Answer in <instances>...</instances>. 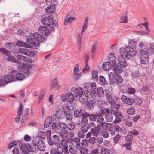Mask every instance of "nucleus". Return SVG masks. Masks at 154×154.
Instances as JSON below:
<instances>
[{
  "label": "nucleus",
  "mask_w": 154,
  "mask_h": 154,
  "mask_svg": "<svg viewBox=\"0 0 154 154\" xmlns=\"http://www.w3.org/2000/svg\"><path fill=\"white\" fill-rule=\"evenodd\" d=\"M31 67L28 64H26L23 66L20 65L18 68V70L23 72L26 74H28L31 69Z\"/></svg>",
  "instance_id": "nucleus-13"
},
{
  "label": "nucleus",
  "mask_w": 154,
  "mask_h": 154,
  "mask_svg": "<svg viewBox=\"0 0 154 154\" xmlns=\"http://www.w3.org/2000/svg\"><path fill=\"white\" fill-rule=\"evenodd\" d=\"M52 129L56 131L57 130H65L67 128V125L64 123L59 122L58 123H53L52 125Z\"/></svg>",
  "instance_id": "nucleus-6"
},
{
  "label": "nucleus",
  "mask_w": 154,
  "mask_h": 154,
  "mask_svg": "<svg viewBox=\"0 0 154 154\" xmlns=\"http://www.w3.org/2000/svg\"><path fill=\"white\" fill-rule=\"evenodd\" d=\"M75 127V125L73 122H70L69 123L68 125H67V127L68 129L70 130H73Z\"/></svg>",
  "instance_id": "nucleus-49"
},
{
  "label": "nucleus",
  "mask_w": 154,
  "mask_h": 154,
  "mask_svg": "<svg viewBox=\"0 0 154 154\" xmlns=\"http://www.w3.org/2000/svg\"><path fill=\"white\" fill-rule=\"evenodd\" d=\"M134 33L140 35H144L146 34V32L143 31H136L134 32Z\"/></svg>",
  "instance_id": "nucleus-60"
},
{
  "label": "nucleus",
  "mask_w": 154,
  "mask_h": 154,
  "mask_svg": "<svg viewBox=\"0 0 154 154\" xmlns=\"http://www.w3.org/2000/svg\"><path fill=\"white\" fill-rule=\"evenodd\" d=\"M76 106L75 104L73 103H68L65 107V109L69 110H73L74 109H75Z\"/></svg>",
  "instance_id": "nucleus-28"
},
{
  "label": "nucleus",
  "mask_w": 154,
  "mask_h": 154,
  "mask_svg": "<svg viewBox=\"0 0 154 154\" xmlns=\"http://www.w3.org/2000/svg\"><path fill=\"white\" fill-rule=\"evenodd\" d=\"M89 19L86 17L85 19L84 23L82 27L81 35H83V32L87 29L88 26V21Z\"/></svg>",
  "instance_id": "nucleus-25"
},
{
  "label": "nucleus",
  "mask_w": 154,
  "mask_h": 154,
  "mask_svg": "<svg viewBox=\"0 0 154 154\" xmlns=\"http://www.w3.org/2000/svg\"><path fill=\"white\" fill-rule=\"evenodd\" d=\"M141 62L143 64H146L148 62L149 56L140 57Z\"/></svg>",
  "instance_id": "nucleus-45"
},
{
  "label": "nucleus",
  "mask_w": 154,
  "mask_h": 154,
  "mask_svg": "<svg viewBox=\"0 0 154 154\" xmlns=\"http://www.w3.org/2000/svg\"><path fill=\"white\" fill-rule=\"evenodd\" d=\"M66 114V119L69 121H71L72 120L73 117L72 114L71 113L65 112Z\"/></svg>",
  "instance_id": "nucleus-55"
},
{
  "label": "nucleus",
  "mask_w": 154,
  "mask_h": 154,
  "mask_svg": "<svg viewBox=\"0 0 154 154\" xmlns=\"http://www.w3.org/2000/svg\"><path fill=\"white\" fill-rule=\"evenodd\" d=\"M113 66V71L116 74L121 73L123 72V69L121 66L115 64Z\"/></svg>",
  "instance_id": "nucleus-23"
},
{
  "label": "nucleus",
  "mask_w": 154,
  "mask_h": 154,
  "mask_svg": "<svg viewBox=\"0 0 154 154\" xmlns=\"http://www.w3.org/2000/svg\"><path fill=\"white\" fill-rule=\"evenodd\" d=\"M112 66V65L110 62H105L104 63L103 65V68L104 70L108 71L111 68Z\"/></svg>",
  "instance_id": "nucleus-27"
},
{
  "label": "nucleus",
  "mask_w": 154,
  "mask_h": 154,
  "mask_svg": "<svg viewBox=\"0 0 154 154\" xmlns=\"http://www.w3.org/2000/svg\"><path fill=\"white\" fill-rule=\"evenodd\" d=\"M57 23L56 22H54L53 23L52 25H50L51 26L50 27V29L52 31H54L55 28H57Z\"/></svg>",
  "instance_id": "nucleus-52"
},
{
  "label": "nucleus",
  "mask_w": 154,
  "mask_h": 154,
  "mask_svg": "<svg viewBox=\"0 0 154 154\" xmlns=\"http://www.w3.org/2000/svg\"><path fill=\"white\" fill-rule=\"evenodd\" d=\"M47 139L48 143L49 145L51 146H53L54 143L53 140L51 137L50 136H47Z\"/></svg>",
  "instance_id": "nucleus-51"
},
{
  "label": "nucleus",
  "mask_w": 154,
  "mask_h": 154,
  "mask_svg": "<svg viewBox=\"0 0 154 154\" xmlns=\"http://www.w3.org/2000/svg\"><path fill=\"white\" fill-rule=\"evenodd\" d=\"M104 94V91L102 87H99L97 89V94L95 93L91 94V97L94 99H97L96 96L98 95L97 97H103Z\"/></svg>",
  "instance_id": "nucleus-18"
},
{
  "label": "nucleus",
  "mask_w": 154,
  "mask_h": 154,
  "mask_svg": "<svg viewBox=\"0 0 154 154\" xmlns=\"http://www.w3.org/2000/svg\"><path fill=\"white\" fill-rule=\"evenodd\" d=\"M0 51L3 54L6 56H8L10 54V51L4 48H0Z\"/></svg>",
  "instance_id": "nucleus-44"
},
{
  "label": "nucleus",
  "mask_w": 154,
  "mask_h": 154,
  "mask_svg": "<svg viewBox=\"0 0 154 154\" xmlns=\"http://www.w3.org/2000/svg\"><path fill=\"white\" fill-rule=\"evenodd\" d=\"M75 18L73 17H70L68 19L66 18L64 20V25L65 26H66L68 24V23L70 24L72 22L75 21Z\"/></svg>",
  "instance_id": "nucleus-32"
},
{
  "label": "nucleus",
  "mask_w": 154,
  "mask_h": 154,
  "mask_svg": "<svg viewBox=\"0 0 154 154\" xmlns=\"http://www.w3.org/2000/svg\"><path fill=\"white\" fill-rule=\"evenodd\" d=\"M55 21H54L52 18L49 17L43 18L41 20V22L42 23L47 26L52 25V24Z\"/></svg>",
  "instance_id": "nucleus-15"
},
{
  "label": "nucleus",
  "mask_w": 154,
  "mask_h": 154,
  "mask_svg": "<svg viewBox=\"0 0 154 154\" xmlns=\"http://www.w3.org/2000/svg\"><path fill=\"white\" fill-rule=\"evenodd\" d=\"M15 76L16 79L20 80H22L25 78V76L23 74L21 73H17L16 75Z\"/></svg>",
  "instance_id": "nucleus-37"
},
{
  "label": "nucleus",
  "mask_w": 154,
  "mask_h": 154,
  "mask_svg": "<svg viewBox=\"0 0 154 154\" xmlns=\"http://www.w3.org/2000/svg\"><path fill=\"white\" fill-rule=\"evenodd\" d=\"M85 116L89 117L90 120L92 121H95L97 120V116L95 114H91L86 112Z\"/></svg>",
  "instance_id": "nucleus-33"
},
{
  "label": "nucleus",
  "mask_w": 154,
  "mask_h": 154,
  "mask_svg": "<svg viewBox=\"0 0 154 154\" xmlns=\"http://www.w3.org/2000/svg\"><path fill=\"white\" fill-rule=\"evenodd\" d=\"M99 128L105 130H109L112 128V125L110 123L103 122L101 124L98 125Z\"/></svg>",
  "instance_id": "nucleus-17"
},
{
  "label": "nucleus",
  "mask_w": 154,
  "mask_h": 154,
  "mask_svg": "<svg viewBox=\"0 0 154 154\" xmlns=\"http://www.w3.org/2000/svg\"><path fill=\"white\" fill-rule=\"evenodd\" d=\"M110 112L113 113L116 117V119H115V123L119 122L121 121L122 116L121 113L119 111L118 108L115 107H111Z\"/></svg>",
  "instance_id": "nucleus-4"
},
{
  "label": "nucleus",
  "mask_w": 154,
  "mask_h": 154,
  "mask_svg": "<svg viewBox=\"0 0 154 154\" xmlns=\"http://www.w3.org/2000/svg\"><path fill=\"white\" fill-rule=\"evenodd\" d=\"M17 145V141H12L9 143L8 146V148L10 149Z\"/></svg>",
  "instance_id": "nucleus-59"
},
{
  "label": "nucleus",
  "mask_w": 154,
  "mask_h": 154,
  "mask_svg": "<svg viewBox=\"0 0 154 154\" xmlns=\"http://www.w3.org/2000/svg\"><path fill=\"white\" fill-rule=\"evenodd\" d=\"M44 37L38 32L30 34V38L26 40V42L30 45L35 47L38 46L40 42H42Z\"/></svg>",
  "instance_id": "nucleus-2"
},
{
  "label": "nucleus",
  "mask_w": 154,
  "mask_h": 154,
  "mask_svg": "<svg viewBox=\"0 0 154 154\" xmlns=\"http://www.w3.org/2000/svg\"><path fill=\"white\" fill-rule=\"evenodd\" d=\"M64 113H65V111L64 112ZM64 112L58 109L56 111V116L57 118L59 119H61L62 118L63 116Z\"/></svg>",
  "instance_id": "nucleus-30"
},
{
  "label": "nucleus",
  "mask_w": 154,
  "mask_h": 154,
  "mask_svg": "<svg viewBox=\"0 0 154 154\" xmlns=\"http://www.w3.org/2000/svg\"><path fill=\"white\" fill-rule=\"evenodd\" d=\"M96 50V45L94 44L93 45L91 49V57L93 58L95 55Z\"/></svg>",
  "instance_id": "nucleus-40"
},
{
  "label": "nucleus",
  "mask_w": 154,
  "mask_h": 154,
  "mask_svg": "<svg viewBox=\"0 0 154 154\" xmlns=\"http://www.w3.org/2000/svg\"><path fill=\"white\" fill-rule=\"evenodd\" d=\"M84 91L80 87H78L77 88H72L71 92L76 97L77 96L80 97V96L83 93Z\"/></svg>",
  "instance_id": "nucleus-10"
},
{
  "label": "nucleus",
  "mask_w": 154,
  "mask_h": 154,
  "mask_svg": "<svg viewBox=\"0 0 154 154\" xmlns=\"http://www.w3.org/2000/svg\"><path fill=\"white\" fill-rule=\"evenodd\" d=\"M3 79L5 80V83L6 85L8 83L14 82L16 80L14 75L11 73V74L5 75L3 77Z\"/></svg>",
  "instance_id": "nucleus-9"
},
{
  "label": "nucleus",
  "mask_w": 154,
  "mask_h": 154,
  "mask_svg": "<svg viewBox=\"0 0 154 154\" xmlns=\"http://www.w3.org/2000/svg\"><path fill=\"white\" fill-rule=\"evenodd\" d=\"M123 81V78L121 76L119 75H117L116 78V83H121Z\"/></svg>",
  "instance_id": "nucleus-42"
},
{
  "label": "nucleus",
  "mask_w": 154,
  "mask_h": 154,
  "mask_svg": "<svg viewBox=\"0 0 154 154\" xmlns=\"http://www.w3.org/2000/svg\"><path fill=\"white\" fill-rule=\"evenodd\" d=\"M62 135H63V138L69 140L74 137V134L73 132H68L67 130H63L61 132Z\"/></svg>",
  "instance_id": "nucleus-14"
},
{
  "label": "nucleus",
  "mask_w": 154,
  "mask_h": 154,
  "mask_svg": "<svg viewBox=\"0 0 154 154\" xmlns=\"http://www.w3.org/2000/svg\"><path fill=\"white\" fill-rule=\"evenodd\" d=\"M53 138L55 145H58L60 144V140L58 136L54 135L53 136Z\"/></svg>",
  "instance_id": "nucleus-39"
},
{
  "label": "nucleus",
  "mask_w": 154,
  "mask_h": 154,
  "mask_svg": "<svg viewBox=\"0 0 154 154\" xmlns=\"http://www.w3.org/2000/svg\"><path fill=\"white\" fill-rule=\"evenodd\" d=\"M149 53L145 50H142L140 52V57H145L149 56Z\"/></svg>",
  "instance_id": "nucleus-43"
},
{
  "label": "nucleus",
  "mask_w": 154,
  "mask_h": 154,
  "mask_svg": "<svg viewBox=\"0 0 154 154\" xmlns=\"http://www.w3.org/2000/svg\"><path fill=\"white\" fill-rule=\"evenodd\" d=\"M127 111L128 114L130 115H133L135 113V110L134 107H131L128 109Z\"/></svg>",
  "instance_id": "nucleus-50"
},
{
  "label": "nucleus",
  "mask_w": 154,
  "mask_h": 154,
  "mask_svg": "<svg viewBox=\"0 0 154 154\" xmlns=\"http://www.w3.org/2000/svg\"><path fill=\"white\" fill-rule=\"evenodd\" d=\"M149 54H152L154 53V44H151L147 50Z\"/></svg>",
  "instance_id": "nucleus-41"
},
{
  "label": "nucleus",
  "mask_w": 154,
  "mask_h": 154,
  "mask_svg": "<svg viewBox=\"0 0 154 154\" xmlns=\"http://www.w3.org/2000/svg\"><path fill=\"white\" fill-rule=\"evenodd\" d=\"M82 75L81 73H73V77L75 81L79 80Z\"/></svg>",
  "instance_id": "nucleus-46"
},
{
  "label": "nucleus",
  "mask_w": 154,
  "mask_h": 154,
  "mask_svg": "<svg viewBox=\"0 0 154 154\" xmlns=\"http://www.w3.org/2000/svg\"><path fill=\"white\" fill-rule=\"evenodd\" d=\"M66 97H67V101L68 102H72L74 99V94L71 92L68 93L66 94Z\"/></svg>",
  "instance_id": "nucleus-29"
},
{
  "label": "nucleus",
  "mask_w": 154,
  "mask_h": 154,
  "mask_svg": "<svg viewBox=\"0 0 154 154\" xmlns=\"http://www.w3.org/2000/svg\"><path fill=\"white\" fill-rule=\"evenodd\" d=\"M102 154H109V151L108 149L105 148H102L101 150Z\"/></svg>",
  "instance_id": "nucleus-63"
},
{
  "label": "nucleus",
  "mask_w": 154,
  "mask_h": 154,
  "mask_svg": "<svg viewBox=\"0 0 154 154\" xmlns=\"http://www.w3.org/2000/svg\"><path fill=\"white\" fill-rule=\"evenodd\" d=\"M97 121L99 124L98 125L101 124L103 123L104 119L103 116L101 114H99L97 115Z\"/></svg>",
  "instance_id": "nucleus-35"
},
{
  "label": "nucleus",
  "mask_w": 154,
  "mask_h": 154,
  "mask_svg": "<svg viewBox=\"0 0 154 154\" xmlns=\"http://www.w3.org/2000/svg\"><path fill=\"white\" fill-rule=\"evenodd\" d=\"M56 149L58 154H62L63 152L64 148L61 146H58Z\"/></svg>",
  "instance_id": "nucleus-53"
},
{
  "label": "nucleus",
  "mask_w": 154,
  "mask_h": 154,
  "mask_svg": "<svg viewBox=\"0 0 154 154\" xmlns=\"http://www.w3.org/2000/svg\"><path fill=\"white\" fill-rule=\"evenodd\" d=\"M112 114L111 112L110 113L109 112L105 116L106 119L108 122H111L113 120V118Z\"/></svg>",
  "instance_id": "nucleus-38"
},
{
  "label": "nucleus",
  "mask_w": 154,
  "mask_h": 154,
  "mask_svg": "<svg viewBox=\"0 0 154 154\" xmlns=\"http://www.w3.org/2000/svg\"><path fill=\"white\" fill-rule=\"evenodd\" d=\"M52 119L49 116L48 117L44 123V126L45 128L48 127L51 124Z\"/></svg>",
  "instance_id": "nucleus-31"
},
{
  "label": "nucleus",
  "mask_w": 154,
  "mask_h": 154,
  "mask_svg": "<svg viewBox=\"0 0 154 154\" xmlns=\"http://www.w3.org/2000/svg\"><path fill=\"white\" fill-rule=\"evenodd\" d=\"M17 57L19 60H22L27 63H31L32 61V59L30 58L19 55H17Z\"/></svg>",
  "instance_id": "nucleus-21"
},
{
  "label": "nucleus",
  "mask_w": 154,
  "mask_h": 154,
  "mask_svg": "<svg viewBox=\"0 0 154 154\" xmlns=\"http://www.w3.org/2000/svg\"><path fill=\"white\" fill-rule=\"evenodd\" d=\"M50 87L51 89H59L60 88L61 86L59 85L57 78H54L51 80Z\"/></svg>",
  "instance_id": "nucleus-11"
},
{
  "label": "nucleus",
  "mask_w": 154,
  "mask_h": 154,
  "mask_svg": "<svg viewBox=\"0 0 154 154\" xmlns=\"http://www.w3.org/2000/svg\"><path fill=\"white\" fill-rule=\"evenodd\" d=\"M90 129L91 134L94 136L97 137L100 133V128L94 122L90 123Z\"/></svg>",
  "instance_id": "nucleus-5"
},
{
  "label": "nucleus",
  "mask_w": 154,
  "mask_h": 154,
  "mask_svg": "<svg viewBox=\"0 0 154 154\" xmlns=\"http://www.w3.org/2000/svg\"><path fill=\"white\" fill-rule=\"evenodd\" d=\"M105 92L106 93V95L107 100L109 101V103L111 105H113L115 104V101L112 97V95L110 91L108 89H105Z\"/></svg>",
  "instance_id": "nucleus-16"
},
{
  "label": "nucleus",
  "mask_w": 154,
  "mask_h": 154,
  "mask_svg": "<svg viewBox=\"0 0 154 154\" xmlns=\"http://www.w3.org/2000/svg\"><path fill=\"white\" fill-rule=\"evenodd\" d=\"M120 51L121 55L119 57L118 61L122 67L125 68L127 66L128 64L125 58L128 59L129 58V57L135 56L137 54V51L130 46H126L125 49L124 48H121L120 49Z\"/></svg>",
  "instance_id": "nucleus-1"
},
{
  "label": "nucleus",
  "mask_w": 154,
  "mask_h": 154,
  "mask_svg": "<svg viewBox=\"0 0 154 154\" xmlns=\"http://www.w3.org/2000/svg\"><path fill=\"white\" fill-rule=\"evenodd\" d=\"M16 44L18 46L26 47L20 48L18 51V53L30 57L35 55V53L33 51L26 47L27 44L25 42L19 41L16 42Z\"/></svg>",
  "instance_id": "nucleus-3"
},
{
  "label": "nucleus",
  "mask_w": 154,
  "mask_h": 154,
  "mask_svg": "<svg viewBox=\"0 0 154 154\" xmlns=\"http://www.w3.org/2000/svg\"><path fill=\"white\" fill-rule=\"evenodd\" d=\"M132 143L131 142H130L129 143H125L122 144V146L126 147V150H130L131 149V145Z\"/></svg>",
  "instance_id": "nucleus-57"
},
{
  "label": "nucleus",
  "mask_w": 154,
  "mask_h": 154,
  "mask_svg": "<svg viewBox=\"0 0 154 154\" xmlns=\"http://www.w3.org/2000/svg\"><path fill=\"white\" fill-rule=\"evenodd\" d=\"M98 72L96 70H94L92 73V77L93 78L97 79L98 78Z\"/></svg>",
  "instance_id": "nucleus-61"
},
{
  "label": "nucleus",
  "mask_w": 154,
  "mask_h": 154,
  "mask_svg": "<svg viewBox=\"0 0 154 154\" xmlns=\"http://www.w3.org/2000/svg\"><path fill=\"white\" fill-rule=\"evenodd\" d=\"M37 147L40 151H43L45 149V144L42 140H39L37 143Z\"/></svg>",
  "instance_id": "nucleus-22"
},
{
  "label": "nucleus",
  "mask_w": 154,
  "mask_h": 154,
  "mask_svg": "<svg viewBox=\"0 0 154 154\" xmlns=\"http://www.w3.org/2000/svg\"><path fill=\"white\" fill-rule=\"evenodd\" d=\"M134 102V99L128 97L125 103L128 105H131L133 104Z\"/></svg>",
  "instance_id": "nucleus-56"
},
{
  "label": "nucleus",
  "mask_w": 154,
  "mask_h": 154,
  "mask_svg": "<svg viewBox=\"0 0 154 154\" xmlns=\"http://www.w3.org/2000/svg\"><path fill=\"white\" fill-rule=\"evenodd\" d=\"M85 132H84L81 130L79 131H78L77 134L79 138H83L85 136Z\"/></svg>",
  "instance_id": "nucleus-62"
},
{
  "label": "nucleus",
  "mask_w": 154,
  "mask_h": 154,
  "mask_svg": "<svg viewBox=\"0 0 154 154\" xmlns=\"http://www.w3.org/2000/svg\"><path fill=\"white\" fill-rule=\"evenodd\" d=\"M99 79L101 82L103 84L106 85L107 84V82L103 76H100L99 77Z\"/></svg>",
  "instance_id": "nucleus-58"
},
{
  "label": "nucleus",
  "mask_w": 154,
  "mask_h": 154,
  "mask_svg": "<svg viewBox=\"0 0 154 154\" xmlns=\"http://www.w3.org/2000/svg\"><path fill=\"white\" fill-rule=\"evenodd\" d=\"M90 123L89 125L88 124H84L81 127V130L85 133L87 132L89 128H90Z\"/></svg>",
  "instance_id": "nucleus-34"
},
{
  "label": "nucleus",
  "mask_w": 154,
  "mask_h": 154,
  "mask_svg": "<svg viewBox=\"0 0 154 154\" xmlns=\"http://www.w3.org/2000/svg\"><path fill=\"white\" fill-rule=\"evenodd\" d=\"M86 112L83 109H77L75 110L74 113V116L76 118L81 117L82 116H85Z\"/></svg>",
  "instance_id": "nucleus-19"
},
{
  "label": "nucleus",
  "mask_w": 154,
  "mask_h": 154,
  "mask_svg": "<svg viewBox=\"0 0 154 154\" xmlns=\"http://www.w3.org/2000/svg\"><path fill=\"white\" fill-rule=\"evenodd\" d=\"M109 59L112 66L115 65L116 63V58L114 53H112L109 55Z\"/></svg>",
  "instance_id": "nucleus-20"
},
{
  "label": "nucleus",
  "mask_w": 154,
  "mask_h": 154,
  "mask_svg": "<svg viewBox=\"0 0 154 154\" xmlns=\"http://www.w3.org/2000/svg\"><path fill=\"white\" fill-rule=\"evenodd\" d=\"M38 31L39 33L45 36H47L50 33L49 29L46 26H41L38 29Z\"/></svg>",
  "instance_id": "nucleus-12"
},
{
  "label": "nucleus",
  "mask_w": 154,
  "mask_h": 154,
  "mask_svg": "<svg viewBox=\"0 0 154 154\" xmlns=\"http://www.w3.org/2000/svg\"><path fill=\"white\" fill-rule=\"evenodd\" d=\"M52 4L49 7H47L46 9V11L47 13L51 14L54 12L55 10V7L54 4Z\"/></svg>",
  "instance_id": "nucleus-26"
},
{
  "label": "nucleus",
  "mask_w": 154,
  "mask_h": 154,
  "mask_svg": "<svg viewBox=\"0 0 154 154\" xmlns=\"http://www.w3.org/2000/svg\"><path fill=\"white\" fill-rule=\"evenodd\" d=\"M45 133L43 131L39 132L38 134V137L39 138L44 139L45 137Z\"/></svg>",
  "instance_id": "nucleus-48"
},
{
  "label": "nucleus",
  "mask_w": 154,
  "mask_h": 154,
  "mask_svg": "<svg viewBox=\"0 0 154 154\" xmlns=\"http://www.w3.org/2000/svg\"><path fill=\"white\" fill-rule=\"evenodd\" d=\"M20 149L24 154H27L31 151L30 145L20 143L19 145Z\"/></svg>",
  "instance_id": "nucleus-8"
},
{
  "label": "nucleus",
  "mask_w": 154,
  "mask_h": 154,
  "mask_svg": "<svg viewBox=\"0 0 154 154\" xmlns=\"http://www.w3.org/2000/svg\"><path fill=\"white\" fill-rule=\"evenodd\" d=\"M31 151L30 152H37L38 150V148L37 147H34V146H31L30 145Z\"/></svg>",
  "instance_id": "nucleus-64"
},
{
  "label": "nucleus",
  "mask_w": 154,
  "mask_h": 154,
  "mask_svg": "<svg viewBox=\"0 0 154 154\" xmlns=\"http://www.w3.org/2000/svg\"><path fill=\"white\" fill-rule=\"evenodd\" d=\"M109 78L111 83H116V81L115 79H116V77L115 76L114 73L112 72L110 73L109 74Z\"/></svg>",
  "instance_id": "nucleus-36"
},
{
  "label": "nucleus",
  "mask_w": 154,
  "mask_h": 154,
  "mask_svg": "<svg viewBox=\"0 0 154 154\" xmlns=\"http://www.w3.org/2000/svg\"><path fill=\"white\" fill-rule=\"evenodd\" d=\"M133 138V135L131 134H128L125 137V139L127 141L131 142V140Z\"/></svg>",
  "instance_id": "nucleus-54"
},
{
  "label": "nucleus",
  "mask_w": 154,
  "mask_h": 154,
  "mask_svg": "<svg viewBox=\"0 0 154 154\" xmlns=\"http://www.w3.org/2000/svg\"><path fill=\"white\" fill-rule=\"evenodd\" d=\"M95 102L93 100L89 101L88 103L87 106L90 109L93 108L95 106Z\"/></svg>",
  "instance_id": "nucleus-47"
},
{
  "label": "nucleus",
  "mask_w": 154,
  "mask_h": 154,
  "mask_svg": "<svg viewBox=\"0 0 154 154\" xmlns=\"http://www.w3.org/2000/svg\"><path fill=\"white\" fill-rule=\"evenodd\" d=\"M90 92L87 90H85L79 97V100L82 104L86 103L88 99Z\"/></svg>",
  "instance_id": "nucleus-7"
},
{
  "label": "nucleus",
  "mask_w": 154,
  "mask_h": 154,
  "mask_svg": "<svg viewBox=\"0 0 154 154\" xmlns=\"http://www.w3.org/2000/svg\"><path fill=\"white\" fill-rule=\"evenodd\" d=\"M128 21V15L127 13L123 14L120 17L119 22L120 23H126Z\"/></svg>",
  "instance_id": "nucleus-24"
}]
</instances>
